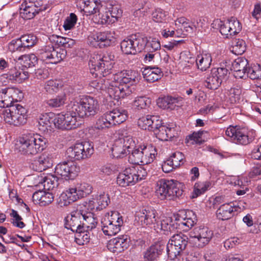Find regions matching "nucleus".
Masks as SVG:
<instances>
[{"mask_svg": "<svg viewBox=\"0 0 261 261\" xmlns=\"http://www.w3.org/2000/svg\"><path fill=\"white\" fill-rule=\"evenodd\" d=\"M225 135L231 141L237 144L247 145L252 142V137H250L247 130L239 126H230L225 130Z\"/></svg>", "mask_w": 261, "mask_h": 261, "instance_id": "15", "label": "nucleus"}, {"mask_svg": "<svg viewBox=\"0 0 261 261\" xmlns=\"http://www.w3.org/2000/svg\"><path fill=\"white\" fill-rule=\"evenodd\" d=\"M66 100V97L64 93L59 95L47 100V105L51 108H57L63 107Z\"/></svg>", "mask_w": 261, "mask_h": 261, "instance_id": "51", "label": "nucleus"}, {"mask_svg": "<svg viewBox=\"0 0 261 261\" xmlns=\"http://www.w3.org/2000/svg\"><path fill=\"white\" fill-rule=\"evenodd\" d=\"M27 111L22 106L16 104L12 107V113L13 114V125H19L27 122Z\"/></svg>", "mask_w": 261, "mask_h": 261, "instance_id": "31", "label": "nucleus"}, {"mask_svg": "<svg viewBox=\"0 0 261 261\" xmlns=\"http://www.w3.org/2000/svg\"><path fill=\"white\" fill-rule=\"evenodd\" d=\"M154 229L158 231L160 229L164 232L165 234L174 232L177 228V222H176L170 217H163L160 224L154 226Z\"/></svg>", "mask_w": 261, "mask_h": 261, "instance_id": "32", "label": "nucleus"}, {"mask_svg": "<svg viewBox=\"0 0 261 261\" xmlns=\"http://www.w3.org/2000/svg\"><path fill=\"white\" fill-rule=\"evenodd\" d=\"M44 9V8H37L34 6L29 5L22 3L20 7V15L24 19H30Z\"/></svg>", "mask_w": 261, "mask_h": 261, "instance_id": "37", "label": "nucleus"}, {"mask_svg": "<svg viewBox=\"0 0 261 261\" xmlns=\"http://www.w3.org/2000/svg\"><path fill=\"white\" fill-rule=\"evenodd\" d=\"M108 113L113 126L123 123L127 117L126 111L123 110L115 109Z\"/></svg>", "mask_w": 261, "mask_h": 261, "instance_id": "41", "label": "nucleus"}, {"mask_svg": "<svg viewBox=\"0 0 261 261\" xmlns=\"http://www.w3.org/2000/svg\"><path fill=\"white\" fill-rule=\"evenodd\" d=\"M195 217L193 218H188L187 217L183 218L180 221L177 222V226L183 229L184 230H188L189 229L194 226L195 223Z\"/></svg>", "mask_w": 261, "mask_h": 261, "instance_id": "64", "label": "nucleus"}, {"mask_svg": "<svg viewBox=\"0 0 261 261\" xmlns=\"http://www.w3.org/2000/svg\"><path fill=\"white\" fill-rule=\"evenodd\" d=\"M39 57L46 63L57 64L65 57V52L61 48H55L52 44L44 46L39 50Z\"/></svg>", "mask_w": 261, "mask_h": 261, "instance_id": "11", "label": "nucleus"}, {"mask_svg": "<svg viewBox=\"0 0 261 261\" xmlns=\"http://www.w3.org/2000/svg\"><path fill=\"white\" fill-rule=\"evenodd\" d=\"M138 76V73L132 70H123L113 74L111 79L112 87L109 88V96L119 100L130 95L132 90L127 84L136 83Z\"/></svg>", "mask_w": 261, "mask_h": 261, "instance_id": "1", "label": "nucleus"}, {"mask_svg": "<svg viewBox=\"0 0 261 261\" xmlns=\"http://www.w3.org/2000/svg\"><path fill=\"white\" fill-rule=\"evenodd\" d=\"M80 229L81 231H75V240L77 243L80 245L86 244L89 242L90 239V233L88 232L89 230L84 228L83 227Z\"/></svg>", "mask_w": 261, "mask_h": 261, "instance_id": "53", "label": "nucleus"}, {"mask_svg": "<svg viewBox=\"0 0 261 261\" xmlns=\"http://www.w3.org/2000/svg\"><path fill=\"white\" fill-rule=\"evenodd\" d=\"M75 187H69L62 192L59 197V204L60 206H67L79 199Z\"/></svg>", "mask_w": 261, "mask_h": 261, "instance_id": "28", "label": "nucleus"}, {"mask_svg": "<svg viewBox=\"0 0 261 261\" xmlns=\"http://www.w3.org/2000/svg\"><path fill=\"white\" fill-rule=\"evenodd\" d=\"M155 211L151 208H145L136 212L135 222L143 227L154 224L156 222Z\"/></svg>", "mask_w": 261, "mask_h": 261, "instance_id": "17", "label": "nucleus"}, {"mask_svg": "<svg viewBox=\"0 0 261 261\" xmlns=\"http://www.w3.org/2000/svg\"><path fill=\"white\" fill-rule=\"evenodd\" d=\"M75 112H67L56 115L54 119V126L61 129H71L76 128L80 125L77 121Z\"/></svg>", "mask_w": 261, "mask_h": 261, "instance_id": "13", "label": "nucleus"}, {"mask_svg": "<svg viewBox=\"0 0 261 261\" xmlns=\"http://www.w3.org/2000/svg\"><path fill=\"white\" fill-rule=\"evenodd\" d=\"M246 50V43L245 41L240 39H236L232 42L230 51L235 55H242Z\"/></svg>", "mask_w": 261, "mask_h": 261, "instance_id": "49", "label": "nucleus"}, {"mask_svg": "<svg viewBox=\"0 0 261 261\" xmlns=\"http://www.w3.org/2000/svg\"><path fill=\"white\" fill-rule=\"evenodd\" d=\"M145 44V39L142 38L141 36L132 35L121 42V49L125 54L135 55L144 49Z\"/></svg>", "mask_w": 261, "mask_h": 261, "instance_id": "14", "label": "nucleus"}, {"mask_svg": "<svg viewBox=\"0 0 261 261\" xmlns=\"http://www.w3.org/2000/svg\"><path fill=\"white\" fill-rule=\"evenodd\" d=\"M150 103V100L146 97L136 98L133 102V107L138 109H145Z\"/></svg>", "mask_w": 261, "mask_h": 261, "instance_id": "63", "label": "nucleus"}, {"mask_svg": "<svg viewBox=\"0 0 261 261\" xmlns=\"http://www.w3.org/2000/svg\"><path fill=\"white\" fill-rule=\"evenodd\" d=\"M111 80L107 78H100L94 80L90 83V86L97 90H107L109 93V88L112 87Z\"/></svg>", "mask_w": 261, "mask_h": 261, "instance_id": "48", "label": "nucleus"}, {"mask_svg": "<svg viewBox=\"0 0 261 261\" xmlns=\"http://www.w3.org/2000/svg\"><path fill=\"white\" fill-rule=\"evenodd\" d=\"M135 147V141L131 136H125L116 139L111 147L112 155L114 158H121L130 152L129 149Z\"/></svg>", "mask_w": 261, "mask_h": 261, "instance_id": "9", "label": "nucleus"}, {"mask_svg": "<svg viewBox=\"0 0 261 261\" xmlns=\"http://www.w3.org/2000/svg\"><path fill=\"white\" fill-rule=\"evenodd\" d=\"M71 109L81 118L94 116L99 111V103L96 99L91 96H83L79 101L72 102Z\"/></svg>", "mask_w": 261, "mask_h": 261, "instance_id": "3", "label": "nucleus"}, {"mask_svg": "<svg viewBox=\"0 0 261 261\" xmlns=\"http://www.w3.org/2000/svg\"><path fill=\"white\" fill-rule=\"evenodd\" d=\"M18 60L21 61V64L26 68L35 66L38 60L36 56L33 54L22 56Z\"/></svg>", "mask_w": 261, "mask_h": 261, "instance_id": "52", "label": "nucleus"}, {"mask_svg": "<svg viewBox=\"0 0 261 261\" xmlns=\"http://www.w3.org/2000/svg\"><path fill=\"white\" fill-rule=\"evenodd\" d=\"M58 178L54 174H48L39 180V187H43L45 190L50 191L58 187Z\"/></svg>", "mask_w": 261, "mask_h": 261, "instance_id": "38", "label": "nucleus"}, {"mask_svg": "<svg viewBox=\"0 0 261 261\" xmlns=\"http://www.w3.org/2000/svg\"><path fill=\"white\" fill-rule=\"evenodd\" d=\"M142 72L143 77L150 83L158 81L162 75L161 69L155 66H146Z\"/></svg>", "mask_w": 261, "mask_h": 261, "instance_id": "33", "label": "nucleus"}, {"mask_svg": "<svg viewBox=\"0 0 261 261\" xmlns=\"http://www.w3.org/2000/svg\"><path fill=\"white\" fill-rule=\"evenodd\" d=\"M114 56L109 54L94 55L89 61L90 71L95 76L102 75L103 78L111 73L113 64L111 61Z\"/></svg>", "mask_w": 261, "mask_h": 261, "instance_id": "4", "label": "nucleus"}, {"mask_svg": "<svg viewBox=\"0 0 261 261\" xmlns=\"http://www.w3.org/2000/svg\"><path fill=\"white\" fill-rule=\"evenodd\" d=\"M79 168L71 161H64L58 164L55 173L66 180L73 179L77 175Z\"/></svg>", "mask_w": 261, "mask_h": 261, "instance_id": "16", "label": "nucleus"}, {"mask_svg": "<svg viewBox=\"0 0 261 261\" xmlns=\"http://www.w3.org/2000/svg\"><path fill=\"white\" fill-rule=\"evenodd\" d=\"M242 92V90L240 86L234 85L227 90L226 96L230 103H237L241 99Z\"/></svg>", "mask_w": 261, "mask_h": 261, "instance_id": "44", "label": "nucleus"}, {"mask_svg": "<svg viewBox=\"0 0 261 261\" xmlns=\"http://www.w3.org/2000/svg\"><path fill=\"white\" fill-rule=\"evenodd\" d=\"M239 210L241 208L234 202L225 203L221 205L217 209L216 216L220 220H226L233 217L234 213Z\"/></svg>", "mask_w": 261, "mask_h": 261, "instance_id": "24", "label": "nucleus"}, {"mask_svg": "<svg viewBox=\"0 0 261 261\" xmlns=\"http://www.w3.org/2000/svg\"><path fill=\"white\" fill-rule=\"evenodd\" d=\"M53 157L51 153L45 152L40 155L35 161L36 168L33 167L36 171L41 172L52 166Z\"/></svg>", "mask_w": 261, "mask_h": 261, "instance_id": "34", "label": "nucleus"}, {"mask_svg": "<svg viewBox=\"0 0 261 261\" xmlns=\"http://www.w3.org/2000/svg\"><path fill=\"white\" fill-rule=\"evenodd\" d=\"M55 116L56 115L53 113L41 114L38 119L39 129L43 132H45L48 129L50 130Z\"/></svg>", "mask_w": 261, "mask_h": 261, "instance_id": "36", "label": "nucleus"}, {"mask_svg": "<svg viewBox=\"0 0 261 261\" xmlns=\"http://www.w3.org/2000/svg\"><path fill=\"white\" fill-rule=\"evenodd\" d=\"M77 20L76 15L73 13H70L69 16L67 17L64 20L63 25V28L65 31L72 29L76 23Z\"/></svg>", "mask_w": 261, "mask_h": 261, "instance_id": "62", "label": "nucleus"}, {"mask_svg": "<svg viewBox=\"0 0 261 261\" xmlns=\"http://www.w3.org/2000/svg\"><path fill=\"white\" fill-rule=\"evenodd\" d=\"M160 123V119L158 116L147 115L139 118L138 121V126L142 129L150 131L154 130Z\"/></svg>", "mask_w": 261, "mask_h": 261, "instance_id": "27", "label": "nucleus"}, {"mask_svg": "<svg viewBox=\"0 0 261 261\" xmlns=\"http://www.w3.org/2000/svg\"><path fill=\"white\" fill-rule=\"evenodd\" d=\"M46 191L39 190L33 194L32 199L35 203L46 206L53 201L54 197L53 193Z\"/></svg>", "mask_w": 261, "mask_h": 261, "instance_id": "29", "label": "nucleus"}, {"mask_svg": "<svg viewBox=\"0 0 261 261\" xmlns=\"http://www.w3.org/2000/svg\"><path fill=\"white\" fill-rule=\"evenodd\" d=\"M142 165L152 163L157 154L156 149L151 145H143Z\"/></svg>", "mask_w": 261, "mask_h": 261, "instance_id": "40", "label": "nucleus"}, {"mask_svg": "<svg viewBox=\"0 0 261 261\" xmlns=\"http://www.w3.org/2000/svg\"><path fill=\"white\" fill-rule=\"evenodd\" d=\"M142 38L145 39L144 48L146 52L154 53L161 48L160 42L156 39H152L148 41L146 37H142Z\"/></svg>", "mask_w": 261, "mask_h": 261, "instance_id": "56", "label": "nucleus"}, {"mask_svg": "<svg viewBox=\"0 0 261 261\" xmlns=\"http://www.w3.org/2000/svg\"><path fill=\"white\" fill-rule=\"evenodd\" d=\"M248 64V60L243 57H239L232 62L231 70H233L235 77H244L247 71Z\"/></svg>", "mask_w": 261, "mask_h": 261, "instance_id": "26", "label": "nucleus"}, {"mask_svg": "<svg viewBox=\"0 0 261 261\" xmlns=\"http://www.w3.org/2000/svg\"><path fill=\"white\" fill-rule=\"evenodd\" d=\"M18 93H21L20 90L13 87L2 89L0 91V107L12 106L11 105L14 100H16Z\"/></svg>", "mask_w": 261, "mask_h": 261, "instance_id": "22", "label": "nucleus"}, {"mask_svg": "<svg viewBox=\"0 0 261 261\" xmlns=\"http://www.w3.org/2000/svg\"><path fill=\"white\" fill-rule=\"evenodd\" d=\"M102 12H97L95 14L96 19H97V23L101 24H107L114 23V21L110 18V12L107 10L106 6L102 5Z\"/></svg>", "mask_w": 261, "mask_h": 261, "instance_id": "47", "label": "nucleus"}, {"mask_svg": "<svg viewBox=\"0 0 261 261\" xmlns=\"http://www.w3.org/2000/svg\"><path fill=\"white\" fill-rule=\"evenodd\" d=\"M142 147L143 145L137 147L135 145L134 148L129 149L128 161L133 164L142 165Z\"/></svg>", "mask_w": 261, "mask_h": 261, "instance_id": "43", "label": "nucleus"}, {"mask_svg": "<svg viewBox=\"0 0 261 261\" xmlns=\"http://www.w3.org/2000/svg\"><path fill=\"white\" fill-rule=\"evenodd\" d=\"M47 139L38 134L24 135L19 139L18 149L23 155L33 156L45 148Z\"/></svg>", "mask_w": 261, "mask_h": 261, "instance_id": "2", "label": "nucleus"}, {"mask_svg": "<svg viewBox=\"0 0 261 261\" xmlns=\"http://www.w3.org/2000/svg\"><path fill=\"white\" fill-rule=\"evenodd\" d=\"M165 245L162 243H156L151 245L144 253V258L147 261L155 260L162 253Z\"/></svg>", "mask_w": 261, "mask_h": 261, "instance_id": "35", "label": "nucleus"}, {"mask_svg": "<svg viewBox=\"0 0 261 261\" xmlns=\"http://www.w3.org/2000/svg\"><path fill=\"white\" fill-rule=\"evenodd\" d=\"M156 194L161 200H174L182 194V191L177 187L176 181L161 179L157 182Z\"/></svg>", "mask_w": 261, "mask_h": 261, "instance_id": "5", "label": "nucleus"}, {"mask_svg": "<svg viewBox=\"0 0 261 261\" xmlns=\"http://www.w3.org/2000/svg\"><path fill=\"white\" fill-rule=\"evenodd\" d=\"M174 125L173 124H164L160 119L159 125L157 126L156 128L154 129L153 132L159 140L164 141H168L175 136V129Z\"/></svg>", "mask_w": 261, "mask_h": 261, "instance_id": "21", "label": "nucleus"}, {"mask_svg": "<svg viewBox=\"0 0 261 261\" xmlns=\"http://www.w3.org/2000/svg\"><path fill=\"white\" fill-rule=\"evenodd\" d=\"M82 227L90 230L95 228L97 224V219L91 213H84L83 214Z\"/></svg>", "mask_w": 261, "mask_h": 261, "instance_id": "46", "label": "nucleus"}, {"mask_svg": "<svg viewBox=\"0 0 261 261\" xmlns=\"http://www.w3.org/2000/svg\"><path fill=\"white\" fill-rule=\"evenodd\" d=\"M93 145L89 142L76 143L66 150V155L70 160H80L88 158L93 153Z\"/></svg>", "mask_w": 261, "mask_h": 261, "instance_id": "8", "label": "nucleus"}, {"mask_svg": "<svg viewBox=\"0 0 261 261\" xmlns=\"http://www.w3.org/2000/svg\"><path fill=\"white\" fill-rule=\"evenodd\" d=\"M29 77V73L22 69L19 68L17 69L16 67H11L7 74H3L0 76V82L3 84H6V82L3 80L6 79L12 83H21Z\"/></svg>", "mask_w": 261, "mask_h": 261, "instance_id": "19", "label": "nucleus"}, {"mask_svg": "<svg viewBox=\"0 0 261 261\" xmlns=\"http://www.w3.org/2000/svg\"><path fill=\"white\" fill-rule=\"evenodd\" d=\"M113 124L108 112L99 116L96 120L94 127L98 130H105L112 127Z\"/></svg>", "mask_w": 261, "mask_h": 261, "instance_id": "42", "label": "nucleus"}, {"mask_svg": "<svg viewBox=\"0 0 261 261\" xmlns=\"http://www.w3.org/2000/svg\"><path fill=\"white\" fill-rule=\"evenodd\" d=\"M81 206L77 210L71 212L65 218V227L71 229L73 232L81 231L82 227L83 212L81 209Z\"/></svg>", "mask_w": 261, "mask_h": 261, "instance_id": "18", "label": "nucleus"}, {"mask_svg": "<svg viewBox=\"0 0 261 261\" xmlns=\"http://www.w3.org/2000/svg\"><path fill=\"white\" fill-rule=\"evenodd\" d=\"M110 202L108 194L101 193L89 201L88 206L91 211H100L106 208Z\"/></svg>", "mask_w": 261, "mask_h": 261, "instance_id": "25", "label": "nucleus"}, {"mask_svg": "<svg viewBox=\"0 0 261 261\" xmlns=\"http://www.w3.org/2000/svg\"><path fill=\"white\" fill-rule=\"evenodd\" d=\"M213 233L208 227L200 226L195 227L190 233L189 243L196 247H203L212 238Z\"/></svg>", "mask_w": 261, "mask_h": 261, "instance_id": "10", "label": "nucleus"}, {"mask_svg": "<svg viewBox=\"0 0 261 261\" xmlns=\"http://www.w3.org/2000/svg\"><path fill=\"white\" fill-rule=\"evenodd\" d=\"M129 241L128 236L123 235L112 240L109 247L113 252L120 253L128 248Z\"/></svg>", "mask_w": 261, "mask_h": 261, "instance_id": "30", "label": "nucleus"}, {"mask_svg": "<svg viewBox=\"0 0 261 261\" xmlns=\"http://www.w3.org/2000/svg\"><path fill=\"white\" fill-rule=\"evenodd\" d=\"M62 86L60 81L57 80H50L46 82L44 89L47 93L53 94L57 92Z\"/></svg>", "mask_w": 261, "mask_h": 261, "instance_id": "54", "label": "nucleus"}, {"mask_svg": "<svg viewBox=\"0 0 261 261\" xmlns=\"http://www.w3.org/2000/svg\"><path fill=\"white\" fill-rule=\"evenodd\" d=\"M168 18V12L161 8L155 9L152 13V20L158 23L166 22Z\"/></svg>", "mask_w": 261, "mask_h": 261, "instance_id": "50", "label": "nucleus"}, {"mask_svg": "<svg viewBox=\"0 0 261 261\" xmlns=\"http://www.w3.org/2000/svg\"><path fill=\"white\" fill-rule=\"evenodd\" d=\"M189 240L188 237L181 233L173 234L166 246L168 256L174 259L179 255L188 244Z\"/></svg>", "mask_w": 261, "mask_h": 261, "instance_id": "7", "label": "nucleus"}, {"mask_svg": "<svg viewBox=\"0 0 261 261\" xmlns=\"http://www.w3.org/2000/svg\"><path fill=\"white\" fill-rule=\"evenodd\" d=\"M215 22L218 23L220 28V32L222 35L225 36L226 38L231 37L230 28L227 20L222 21L217 19Z\"/></svg>", "mask_w": 261, "mask_h": 261, "instance_id": "61", "label": "nucleus"}, {"mask_svg": "<svg viewBox=\"0 0 261 261\" xmlns=\"http://www.w3.org/2000/svg\"><path fill=\"white\" fill-rule=\"evenodd\" d=\"M102 230L105 235L112 236L118 233L123 224L122 217L117 212L107 213L101 219Z\"/></svg>", "mask_w": 261, "mask_h": 261, "instance_id": "6", "label": "nucleus"}, {"mask_svg": "<svg viewBox=\"0 0 261 261\" xmlns=\"http://www.w3.org/2000/svg\"><path fill=\"white\" fill-rule=\"evenodd\" d=\"M23 48L32 47L37 42V37L33 34H28L19 38Z\"/></svg>", "mask_w": 261, "mask_h": 261, "instance_id": "57", "label": "nucleus"}, {"mask_svg": "<svg viewBox=\"0 0 261 261\" xmlns=\"http://www.w3.org/2000/svg\"><path fill=\"white\" fill-rule=\"evenodd\" d=\"M193 62L195 61L197 68L202 71H204L210 68L212 59L211 55L208 54H202L197 55L196 60H193Z\"/></svg>", "mask_w": 261, "mask_h": 261, "instance_id": "39", "label": "nucleus"}, {"mask_svg": "<svg viewBox=\"0 0 261 261\" xmlns=\"http://www.w3.org/2000/svg\"><path fill=\"white\" fill-rule=\"evenodd\" d=\"M79 199L87 196L92 192V186L87 183H82L75 187Z\"/></svg>", "mask_w": 261, "mask_h": 261, "instance_id": "55", "label": "nucleus"}, {"mask_svg": "<svg viewBox=\"0 0 261 261\" xmlns=\"http://www.w3.org/2000/svg\"><path fill=\"white\" fill-rule=\"evenodd\" d=\"M231 30V37L238 34L242 30V25L236 18L231 17L228 19Z\"/></svg>", "mask_w": 261, "mask_h": 261, "instance_id": "60", "label": "nucleus"}, {"mask_svg": "<svg viewBox=\"0 0 261 261\" xmlns=\"http://www.w3.org/2000/svg\"><path fill=\"white\" fill-rule=\"evenodd\" d=\"M100 41V47L108 46L115 42L114 33L111 31L98 32Z\"/></svg>", "mask_w": 261, "mask_h": 261, "instance_id": "45", "label": "nucleus"}, {"mask_svg": "<svg viewBox=\"0 0 261 261\" xmlns=\"http://www.w3.org/2000/svg\"><path fill=\"white\" fill-rule=\"evenodd\" d=\"M77 6L88 15L96 14L97 12H102L103 5L100 0H76Z\"/></svg>", "mask_w": 261, "mask_h": 261, "instance_id": "23", "label": "nucleus"}, {"mask_svg": "<svg viewBox=\"0 0 261 261\" xmlns=\"http://www.w3.org/2000/svg\"><path fill=\"white\" fill-rule=\"evenodd\" d=\"M228 71L226 68H214L211 69L205 77L204 85L210 89H218L224 80L227 77Z\"/></svg>", "mask_w": 261, "mask_h": 261, "instance_id": "12", "label": "nucleus"}, {"mask_svg": "<svg viewBox=\"0 0 261 261\" xmlns=\"http://www.w3.org/2000/svg\"><path fill=\"white\" fill-rule=\"evenodd\" d=\"M135 173V166L126 168L117 176V184L122 187L135 185L136 183Z\"/></svg>", "mask_w": 261, "mask_h": 261, "instance_id": "20", "label": "nucleus"}, {"mask_svg": "<svg viewBox=\"0 0 261 261\" xmlns=\"http://www.w3.org/2000/svg\"><path fill=\"white\" fill-rule=\"evenodd\" d=\"M246 73L252 80H256L261 78V66L259 64H255L251 67L247 68Z\"/></svg>", "mask_w": 261, "mask_h": 261, "instance_id": "58", "label": "nucleus"}, {"mask_svg": "<svg viewBox=\"0 0 261 261\" xmlns=\"http://www.w3.org/2000/svg\"><path fill=\"white\" fill-rule=\"evenodd\" d=\"M211 186V182L209 181H199L195 183L194 191L197 196L205 192Z\"/></svg>", "mask_w": 261, "mask_h": 261, "instance_id": "59", "label": "nucleus"}]
</instances>
